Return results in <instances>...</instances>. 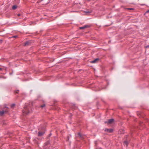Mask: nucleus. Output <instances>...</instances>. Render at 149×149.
Returning <instances> with one entry per match:
<instances>
[{
    "mask_svg": "<svg viewBox=\"0 0 149 149\" xmlns=\"http://www.w3.org/2000/svg\"><path fill=\"white\" fill-rule=\"evenodd\" d=\"M50 143V140H48L44 144V149H47L45 147V146L49 145Z\"/></svg>",
    "mask_w": 149,
    "mask_h": 149,
    "instance_id": "obj_3",
    "label": "nucleus"
},
{
    "mask_svg": "<svg viewBox=\"0 0 149 149\" xmlns=\"http://www.w3.org/2000/svg\"><path fill=\"white\" fill-rule=\"evenodd\" d=\"M149 47V45H148L146 46V47Z\"/></svg>",
    "mask_w": 149,
    "mask_h": 149,
    "instance_id": "obj_24",
    "label": "nucleus"
},
{
    "mask_svg": "<svg viewBox=\"0 0 149 149\" xmlns=\"http://www.w3.org/2000/svg\"><path fill=\"white\" fill-rule=\"evenodd\" d=\"M123 8H124V9H134V8H125L124 7V6L123 7Z\"/></svg>",
    "mask_w": 149,
    "mask_h": 149,
    "instance_id": "obj_13",
    "label": "nucleus"
},
{
    "mask_svg": "<svg viewBox=\"0 0 149 149\" xmlns=\"http://www.w3.org/2000/svg\"><path fill=\"white\" fill-rule=\"evenodd\" d=\"M17 37V36H13V37L14 38H16Z\"/></svg>",
    "mask_w": 149,
    "mask_h": 149,
    "instance_id": "obj_21",
    "label": "nucleus"
},
{
    "mask_svg": "<svg viewBox=\"0 0 149 149\" xmlns=\"http://www.w3.org/2000/svg\"><path fill=\"white\" fill-rule=\"evenodd\" d=\"M105 131L111 133L113 131V130L111 129H106Z\"/></svg>",
    "mask_w": 149,
    "mask_h": 149,
    "instance_id": "obj_4",
    "label": "nucleus"
},
{
    "mask_svg": "<svg viewBox=\"0 0 149 149\" xmlns=\"http://www.w3.org/2000/svg\"><path fill=\"white\" fill-rule=\"evenodd\" d=\"M49 3V2H47V3H46V4H47Z\"/></svg>",
    "mask_w": 149,
    "mask_h": 149,
    "instance_id": "obj_26",
    "label": "nucleus"
},
{
    "mask_svg": "<svg viewBox=\"0 0 149 149\" xmlns=\"http://www.w3.org/2000/svg\"><path fill=\"white\" fill-rule=\"evenodd\" d=\"M15 105V104H13L11 105V108L13 107Z\"/></svg>",
    "mask_w": 149,
    "mask_h": 149,
    "instance_id": "obj_14",
    "label": "nucleus"
},
{
    "mask_svg": "<svg viewBox=\"0 0 149 149\" xmlns=\"http://www.w3.org/2000/svg\"><path fill=\"white\" fill-rule=\"evenodd\" d=\"M114 119H111L109 120L107 122H105V123H112L114 121Z\"/></svg>",
    "mask_w": 149,
    "mask_h": 149,
    "instance_id": "obj_7",
    "label": "nucleus"
},
{
    "mask_svg": "<svg viewBox=\"0 0 149 149\" xmlns=\"http://www.w3.org/2000/svg\"><path fill=\"white\" fill-rule=\"evenodd\" d=\"M89 27H90V26L88 25H86L84 26H83L82 27H80V29H84L85 28H89Z\"/></svg>",
    "mask_w": 149,
    "mask_h": 149,
    "instance_id": "obj_6",
    "label": "nucleus"
},
{
    "mask_svg": "<svg viewBox=\"0 0 149 149\" xmlns=\"http://www.w3.org/2000/svg\"><path fill=\"white\" fill-rule=\"evenodd\" d=\"M45 104H44L41 106V108H43V107H45Z\"/></svg>",
    "mask_w": 149,
    "mask_h": 149,
    "instance_id": "obj_16",
    "label": "nucleus"
},
{
    "mask_svg": "<svg viewBox=\"0 0 149 149\" xmlns=\"http://www.w3.org/2000/svg\"><path fill=\"white\" fill-rule=\"evenodd\" d=\"M17 15L18 16H19L20 15V14H18Z\"/></svg>",
    "mask_w": 149,
    "mask_h": 149,
    "instance_id": "obj_23",
    "label": "nucleus"
},
{
    "mask_svg": "<svg viewBox=\"0 0 149 149\" xmlns=\"http://www.w3.org/2000/svg\"><path fill=\"white\" fill-rule=\"evenodd\" d=\"M17 6L16 5H14L12 7V9H15L17 8Z\"/></svg>",
    "mask_w": 149,
    "mask_h": 149,
    "instance_id": "obj_11",
    "label": "nucleus"
},
{
    "mask_svg": "<svg viewBox=\"0 0 149 149\" xmlns=\"http://www.w3.org/2000/svg\"><path fill=\"white\" fill-rule=\"evenodd\" d=\"M124 143L127 146L128 144V142L127 141H125L124 142Z\"/></svg>",
    "mask_w": 149,
    "mask_h": 149,
    "instance_id": "obj_15",
    "label": "nucleus"
},
{
    "mask_svg": "<svg viewBox=\"0 0 149 149\" xmlns=\"http://www.w3.org/2000/svg\"><path fill=\"white\" fill-rule=\"evenodd\" d=\"M32 103L31 102L29 104H26L24 107V109L23 110V112L24 114H27L30 113L31 111H32L31 106L32 105Z\"/></svg>",
    "mask_w": 149,
    "mask_h": 149,
    "instance_id": "obj_1",
    "label": "nucleus"
},
{
    "mask_svg": "<svg viewBox=\"0 0 149 149\" xmlns=\"http://www.w3.org/2000/svg\"><path fill=\"white\" fill-rule=\"evenodd\" d=\"M149 13V10H148L146 12V13L144 14V15H145L146 13Z\"/></svg>",
    "mask_w": 149,
    "mask_h": 149,
    "instance_id": "obj_19",
    "label": "nucleus"
},
{
    "mask_svg": "<svg viewBox=\"0 0 149 149\" xmlns=\"http://www.w3.org/2000/svg\"><path fill=\"white\" fill-rule=\"evenodd\" d=\"M70 12H79V11H71Z\"/></svg>",
    "mask_w": 149,
    "mask_h": 149,
    "instance_id": "obj_17",
    "label": "nucleus"
},
{
    "mask_svg": "<svg viewBox=\"0 0 149 149\" xmlns=\"http://www.w3.org/2000/svg\"><path fill=\"white\" fill-rule=\"evenodd\" d=\"M18 92H19V91H15V93H18Z\"/></svg>",
    "mask_w": 149,
    "mask_h": 149,
    "instance_id": "obj_20",
    "label": "nucleus"
},
{
    "mask_svg": "<svg viewBox=\"0 0 149 149\" xmlns=\"http://www.w3.org/2000/svg\"><path fill=\"white\" fill-rule=\"evenodd\" d=\"M96 142H96V141H95V145H96Z\"/></svg>",
    "mask_w": 149,
    "mask_h": 149,
    "instance_id": "obj_22",
    "label": "nucleus"
},
{
    "mask_svg": "<svg viewBox=\"0 0 149 149\" xmlns=\"http://www.w3.org/2000/svg\"><path fill=\"white\" fill-rule=\"evenodd\" d=\"M84 12L85 13V14L88 15L91 13L92 11V10H86L84 11Z\"/></svg>",
    "mask_w": 149,
    "mask_h": 149,
    "instance_id": "obj_2",
    "label": "nucleus"
},
{
    "mask_svg": "<svg viewBox=\"0 0 149 149\" xmlns=\"http://www.w3.org/2000/svg\"><path fill=\"white\" fill-rule=\"evenodd\" d=\"M99 58H97L95 59L93 61H92L91 62V63H95L96 62V61L99 60Z\"/></svg>",
    "mask_w": 149,
    "mask_h": 149,
    "instance_id": "obj_9",
    "label": "nucleus"
},
{
    "mask_svg": "<svg viewBox=\"0 0 149 149\" xmlns=\"http://www.w3.org/2000/svg\"><path fill=\"white\" fill-rule=\"evenodd\" d=\"M2 70V68H0V70Z\"/></svg>",
    "mask_w": 149,
    "mask_h": 149,
    "instance_id": "obj_25",
    "label": "nucleus"
},
{
    "mask_svg": "<svg viewBox=\"0 0 149 149\" xmlns=\"http://www.w3.org/2000/svg\"><path fill=\"white\" fill-rule=\"evenodd\" d=\"M78 136L81 139H83V136L79 132L78 133Z\"/></svg>",
    "mask_w": 149,
    "mask_h": 149,
    "instance_id": "obj_10",
    "label": "nucleus"
},
{
    "mask_svg": "<svg viewBox=\"0 0 149 149\" xmlns=\"http://www.w3.org/2000/svg\"><path fill=\"white\" fill-rule=\"evenodd\" d=\"M8 111V110H6L5 111H4L3 110L2 111H0V115L2 116L5 113H7Z\"/></svg>",
    "mask_w": 149,
    "mask_h": 149,
    "instance_id": "obj_5",
    "label": "nucleus"
},
{
    "mask_svg": "<svg viewBox=\"0 0 149 149\" xmlns=\"http://www.w3.org/2000/svg\"><path fill=\"white\" fill-rule=\"evenodd\" d=\"M52 133H50L49 134L48 138H49V137H50L52 135Z\"/></svg>",
    "mask_w": 149,
    "mask_h": 149,
    "instance_id": "obj_18",
    "label": "nucleus"
},
{
    "mask_svg": "<svg viewBox=\"0 0 149 149\" xmlns=\"http://www.w3.org/2000/svg\"><path fill=\"white\" fill-rule=\"evenodd\" d=\"M141 5H144V4H141Z\"/></svg>",
    "mask_w": 149,
    "mask_h": 149,
    "instance_id": "obj_27",
    "label": "nucleus"
},
{
    "mask_svg": "<svg viewBox=\"0 0 149 149\" xmlns=\"http://www.w3.org/2000/svg\"><path fill=\"white\" fill-rule=\"evenodd\" d=\"M29 43V41H26L24 43V45L26 46L28 45Z\"/></svg>",
    "mask_w": 149,
    "mask_h": 149,
    "instance_id": "obj_12",
    "label": "nucleus"
},
{
    "mask_svg": "<svg viewBox=\"0 0 149 149\" xmlns=\"http://www.w3.org/2000/svg\"><path fill=\"white\" fill-rule=\"evenodd\" d=\"M44 133V132H39L38 134V136H40L43 135Z\"/></svg>",
    "mask_w": 149,
    "mask_h": 149,
    "instance_id": "obj_8",
    "label": "nucleus"
}]
</instances>
